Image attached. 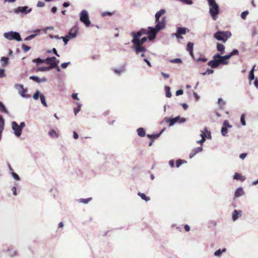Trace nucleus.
<instances>
[{
	"instance_id": "obj_1",
	"label": "nucleus",
	"mask_w": 258,
	"mask_h": 258,
	"mask_svg": "<svg viewBox=\"0 0 258 258\" xmlns=\"http://www.w3.org/2000/svg\"><path fill=\"white\" fill-rule=\"evenodd\" d=\"M166 11L164 9H161L157 12L155 14V28L148 27V31L147 34L148 38L150 40L154 39L157 33L161 30L164 29L165 27V17L163 16Z\"/></svg>"
},
{
	"instance_id": "obj_2",
	"label": "nucleus",
	"mask_w": 258,
	"mask_h": 258,
	"mask_svg": "<svg viewBox=\"0 0 258 258\" xmlns=\"http://www.w3.org/2000/svg\"><path fill=\"white\" fill-rule=\"evenodd\" d=\"M239 51L237 49L233 50L229 54L221 56L219 53H217L213 56V59L208 62V64L212 68H216L220 64H227L228 63V61L227 60L229 59L232 56L234 55H238Z\"/></svg>"
},
{
	"instance_id": "obj_3",
	"label": "nucleus",
	"mask_w": 258,
	"mask_h": 258,
	"mask_svg": "<svg viewBox=\"0 0 258 258\" xmlns=\"http://www.w3.org/2000/svg\"><path fill=\"white\" fill-rule=\"evenodd\" d=\"M209 5V13L212 19L216 20L219 13V7L215 0H207Z\"/></svg>"
},
{
	"instance_id": "obj_4",
	"label": "nucleus",
	"mask_w": 258,
	"mask_h": 258,
	"mask_svg": "<svg viewBox=\"0 0 258 258\" xmlns=\"http://www.w3.org/2000/svg\"><path fill=\"white\" fill-rule=\"evenodd\" d=\"M231 36L229 31H218L215 33L214 37L218 40L225 42Z\"/></svg>"
},
{
	"instance_id": "obj_5",
	"label": "nucleus",
	"mask_w": 258,
	"mask_h": 258,
	"mask_svg": "<svg viewBox=\"0 0 258 258\" xmlns=\"http://www.w3.org/2000/svg\"><path fill=\"white\" fill-rule=\"evenodd\" d=\"M45 63L50 65V66L48 67L50 68V69L55 68L57 71H60V69L58 67L59 61L56 60L55 57H47L45 59Z\"/></svg>"
},
{
	"instance_id": "obj_6",
	"label": "nucleus",
	"mask_w": 258,
	"mask_h": 258,
	"mask_svg": "<svg viewBox=\"0 0 258 258\" xmlns=\"http://www.w3.org/2000/svg\"><path fill=\"white\" fill-rule=\"evenodd\" d=\"M132 42L133 44L132 48H133L136 54H139L140 52H144L146 51V48L143 46L142 44H139V42L137 39H132Z\"/></svg>"
},
{
	"instance_id": "obj_7",
	"label": "nucleus",
	"mask_w": 258,
	"mask_h": 258,
	"mask_svg": "<svg viewBox=\"0 0 258 258\" xmlns=\"http://www.w3.org/2000/svg\"><path fill=\"white\" fill-rule=\"evenodd\" d=\"M4 36L6 38L10 40H16L18 41L22 40L20 34L16 32H6L4 33Z\"/></svg>"
},
{
	"instance_id": "obj_8",
	"label": "nucleus",
	"mask_w": 258,
	"mask_h": 258,
	"mask_svg": "<svg viewBox=\"0 0 258 258\" xmlns=\"http://www.w3.org/2000/svg\"><path fill=\"white\" fill-rule=\"evenodd\" d=\"M80 21L83 22L86 27L90 25V21L89 19L88 13L87 11L83 10L80 13Z\"/></svg>"
},
{
	"instance_id": "obj_9",
	"label": "nucleus",
	"mask_w": 258,
	"mask_h": 258,
	"mask_svg": "<svg viewBox=\"0 0 258 258\" xmlns=\"http://www.w3.org/2000/svg\"><path fill=\"white\" fill-rule=\"evenodd\" d=\"M165 121L166 122H169V125L170 126H172L174 123L180 122H184L186 121L185 118H180L179 116H177L175 118H167L165 119Z\"/></svg>"
},
{
	"instance_id": "obj_10",
	"label": "nucleus",
	"mask_w": 258,
	"mask_h": 258,
	"mask_svg": "<svg viewBox=\"0 0 258 258\" xmlns=\"http://www.w3.org/2000/svg\"><path fill=\"white\" fill-rule=\"evenodd\" d=\"M187 30V29L185 27H177L176 33L173 34L172 35L175 36L178 39H183L181 35L185 34Z\"/></svg>"
},
{
	"instance_id": "obj_11",
	"label": "nucleus",
	"mask_w": 258,
	"mask_h": 258,
	"mask_svg": "<svg viewBox=\"0 0 258 258\" xmlns=\"http://www.w3.org/2000/svg\"><path fill=\"white\" fill-rule=\"evenodd\" d=\"M147 34V32L145 29H141L137 33L133 31L131 32V35L133 36V39H137V37H140L142 35Z\"/></svg>"
},
{
	"instance_id": "obj_12",
	"label": "nucleus",
	"mask_w": 258,
	"mask_h": 258,
	"mask_svg": "<svg viewBox=\"0 0 258 258\" xmlns=\"http://www.w3.org/2000/svg\"><path fill=\"white\" fill-rule=\"evenodd\" d=\"M13 130L15 132V134L17 137H20L22 134V130L16 121H13L12 123Z\"/></svg>"
},
{
	"instance_id": "obj_13",
	"label": "nucleus",
	"mask_w": 258,
	"mask_h": 258,
	"mask_svg": "<svg viewBox=\"0 0 258 258\" xmlns=\"http://www.w3.org/2000/svg\"><path fill=\"white\" fill-rule=\"evenodd\" d=\"M32 9H28V7H19L15 10L16 13H22L24 14H28L31 11Z\"/></svg>"
},
{
	"instance_id": "obj_14",
	"label": "nucleus",
	"mask_w": 258,
	"mask_h": 258,
	"mask_svg": "<svg viewBox=\"0 0 258 258\" xmlns=\"http://www.w3.org/2000/svg\"><path fill=\"white\" fill-rule=\"evenodd\" d=\"M204 131L206 133V134H205L204 132H202V133L201 134L202 139L200 141H197L198 143L202 144L203 143H204L206 140V137L207 136V135L210 136L211 133L210 132L208 131L207 128H204Z\"/></svg>"
},
{
	"instance_id": "obj_15",
	"label": "nucleus",
	"mask_w": 258,
	"mask_h": 258,
	"mask_svg": "<svg viewBox=\"0 0 258 258\" xmlns=\"http://www.w3.org/2000/svg\"><path fill=\"white\" fill-rule=\"evenodd\" d=\"M77 28L76 27H74L70 30V32L68 35H67V37H68L69 38H74L77 36Z\"/></svg>"
},
{
	"instance_id": "obj_16",
	"label": "nucleus",
	"mask_w": 258,
	"mask_h": 258,
	"mask_svg": "<svg viewBox=\"0 0 258 258\" xmlns=\"http://www.w3.org/2000/svg\"><path fill=\"white\" fill-rule=\"evenodd\" d=\"M242 211L241 210H234L232 213V219L233 221L236 220L239 216H241Z\"/></svg>"
},
{
	"instance_id": "obj_17",
	"label": "nucleus",
	"mask_w": 258,
	"mask_h": 258,
	"mask_svg": "<svg viewBox=\"0 0 258 258\" xmlns=\"http://www.w3.org/2000/svg\"><path fill=\"white\" fill-rule=\"evenodd\" d=\"M203 150V148L202 147H198L197 148L194 149L191 153H190L189 156L190 158H192L195 156L198 153L201 152Z\"/></svg>"
},
{
	"instance_id": "obj_18",
	"label": "nucleus",
	"mask_w": 258,
	"mask_h": 258,
	"mask_svg": "<svg viewBox=\"0 0 258 258\" xmlns=\"http://www.w3.org/2000/svg\"><path fill=\"white\" fill-rule=\"evenodd\" d=\"M16 88L18 89L19 94L24 97L25 96V93L26 90L24 88L23 86L22 85H18L16 86Z\"/></svg>"
},
{
	"instance_id": "obj_19",
	"label": "nucleus",
	"mask_w": 258,
	"mask_h": 258,
	"mask_svg": "<svg viewBox=\"0 0 258 258\" xmlns=\"http://www.w3.org/2000/svg\"><path fill=\"white\" fill-rule=\"evenodd\" d=\"M30 79L38 83L46 82L47 81V79L45 77H43L42 79H39L38 77L35 76H30Z\"/></svg>"
},
{
	"instance_id": "obj_20",
	"label": "nucleus",
	"mask_w": 258,
	"mask_h": 258,
	"mask_svg": "<svg viewBox=\"0 0 258 258\" xmlns=\"http://www.w3.org/2000/svg\"><path fill=\"white\" fill-rule=\"evenodd\" d=\"M193 48H194V43L190 42L187 43L186 46V50L189 52L190 55L193 57Z\"/></svg>"
},
{
	"instance_id": "obj_21",
	"label": "nucleus",
	"mask_w": 258,
	"mask_h": 258,
	"mask_svg": "<svg viewBox=\"0 0 258 258\" xmlns=\"http://www.w3.org/2000/svg\"><path fill=\"white\" fill-rule=\"evenodd\" d=\"M217 49L220 52L221 54H223L225 53V46L221 43H217Z\"/></svg>"
},
{
	"instance_id": "obj_22",
	"label": "nucleus",
	"mask_w": 258,
	"mask_h": 258,
	"mask_svg": "<svg viewBox=\"0 0 258 258\" xmlns=\"http://www.w3.org/2000/svg\"><path fill=\"white\" fill-rule=\"evenodd\" d=\"M244 194V191L242 188L239 187L237 188L235 192V198H238L240 196H242Z\"/></svg>"
},
{
	"instance_id": "obj_23",
	"label": "nucleus",
	"mask_w": 258,
	"mask_h": 258,
	"mask_svg": "<svg viewBox=\"0 0 258 258\" xmlns=\"http://www.w3.org/2000/svg\"><path fill=\"white\" fill-rule=\"evenodd\" d=\"M233 178L234 179L239 180L241 181H243L245 179V177L244 176H242L238 173H235Z\"/></svg>"
},
{
	"instance_id": "obj_24",
	"label": "nucleus",
	"mask_w": 258,
	"mask_h": 258,
	"mask_svg": "<svg viewBox=\"0 0 258 258\" xmlns=\"http://www.w3.org/2000/svg\"><path fill=\"white\" fill-rule=\"evenodd\" d=\"M137 133H138V135L141 137H144L146 135L145 131L142 127H140V128H138L137 130Z\"/></svg>"
},
{
	"instance_id": "obj_25",
	"label": "nucleus",
	"mask_w": 258,
	"mask_h": 258,
	"mask_svg": "<svg viewBox=\"0 0 258 258\" xmlns=\"http://www.w3.org/2000/svg\"><path fill=\"white\" fill-rule=\"evenodd\" d=\"M138 195L139 196H140L141 199L146 202H148L149 201H150V198L149 197H147L145 195V194H143V193H141L140 192H139L138 193Z\"/></svg>"
},
{
	"instance_id": "obj_26",
	"label": "nucleus",
	"mask_w": 258,
	"mask_h": 258,
	"mask_svg": "<svg viewBox=\"0 0 258 258\" xmlns=\"http://www.w3.org/2000/svg\"><path fill=\"white\" fill-rule=\"evenodd\" d=\"M48 134L52 138H58L59 136L58 134L53 130H50Z\"/></svg>"
},
{
	"instance_id": "obj_27",
	"label": "nucleus",
	"mask_w": 258,
	"mask_h": 258,
	"mask_svg": "<svg viewBox=\"0 0 258 258\" xmlns=\"http://www.w3.org/2000/svg\"><path fill=\"white\" fill-rule=\"evenodd\" d=\"M1 60L2 66L3 67H4L7 64V63L8 62L9 58L6 57H2Z\"/></svg>"
},
{
	"instance_id": "obj_28",
	"label": "nucleus",
	"mask_w": 258,
	"mask_h": 258,
	"mask_svg": "<svg viewBox=\"0 0 258 258\" xmlns=\"http://www.w3.org/2000/svg\"><path fill=\"white\" fill-rule=\"evenodd\" d=\"M92 198H89L87 199H80L78 200L80 203H82L85 204L88 203L90 201L92 200Z\"/></svg>"
},
{
	"instance_id": "obj_29",
	"label": "nucleus",
	"mask_w": 258,
	"mask_h": 258,
	"mask_svg": "<svg viewBox=\"0 0 258 258\" xmlns=\"http://www.w3.org/2000/svg\"><path fill=\"white\" fill-rule=\"evenodd\" d=\"M165 93H166V96L168 98L171 97V93L170 92V87L166 86L165 87Z\"/></svg>"
},
{
	"instance_id": "obj_30",
	"label": "nucleus",
	"mask_w": 258,
	"mask_h": 258,
	"mask_svg": "<svg viewBox=\"0 0 258 258\" xmlns=\"http://www.w3.org/2000/svg\"><path fill=\"white\" fill-rule=\"evenodd\" d=\"M164 129L162 130L161 131V132L159 134H157V135H148L147 137L148 138L151 139H155L156 138H158L160 136V135L162 133V132L164 131Z\"/></svg>"
},
{
	"instance_id": "obj_31",
	"label": "nucleus",
	"mask_w": 258,
	"mask_h": 258,
	"mask_svg": "<svg viewBox=\"0 0 258 258\" xmlns=\"http://www.w3.org/2000/svg\"><path fill=\"white\" fill-rule=\"evenodd\" d=\"M4 119L3 118V116L0 115V130L3 131L4 129Z\"/></svg>"
},
{
	"instance_id": "obj_32",
	"label": "nucleus",
	"mask_w": 258,
	"mask_h": 258,
	"mask_svg": "<svg viewBox=\"0 0 258 258\" xmlns=\"http://www.w3.org/2000/svg\"><path fill=\"white\" fill-rule=\"evenodd\" d=\"M40 98L41 100V102L42 104L45 107H47V105L45 100V97L44 95L41 94L40 95Z\"/></svg>"
},
{
	"instance_id": "obj_33",
	"label": "nucleus",
	"mask_w": 258,
	"mask_h": 258,
	"mask_svg": "<svg viewBox=\"0 0 258 258\" xmlns=\"http://www.w3.org/2000/svg\"><path fill=\"white\" fill-rule=\"evenodd\" d=\"M32 61L33 62H35L37 63V65H38L40 63H44L45 62V59H41L40 58H38L37 59H34L32 60Z\"/></svg>"
},
{
	"instance_id": "obj_34",
	"label": "nucleus",
	"mask_w": 258,
	"mask_h": 258,
	"mask_svg": "<svg viewBox=\"0 0 258 258\" xmlns=\"http://www.w3.org/2000/svg\"><path fill=\"white\" fill-rule=\"evenodd\" d=\"M50 70V68L48 67H39L36 69L37 72H44V71H47Z\"/></svg>"
},
{
	"instance_id": "obj_35",
	"label": "nucleus",
	"mask_w": 258,
	"mask_h": 258,
	"mask_svg": "<svg viewBox=\"0 0 258 258\" xmlns=\"http://www.w3.org/2000/svg\"><path fill=\"white\" fill-rule=\"evenodd\" d=\"M254 68V67L252 69V70L250 71V72L249 73V79L250 81H251L252 80H254V73H253Z\"/></svg>"
},
{
	"instance_id": "obj_36",
	"label": "nucleus",
	"mask_w": 258,
	"mask_h": 258,
	"mask_svg": "<svg viewBox=\"0 0 258 258\" xmlns=\"http://www.w3.org/2000/svg\"><path fill=\"white\" fill-rule=\"evenodd\" d=\"M147 40V38L146 37H144L142 39H140V37H137V40L139 42V44H143Z\"/></svg>"
},
{
	"instance_id": "obj_37",
	"label": "nucleus",
	"mask_w": 258,
	"mask_h": 258,
	"mask_svg": "<svg viewBox=\"0 0 258 258\" xmlns=\"http://www.w3.org/2000/svg\"><path fill=\"white\" fill-rule=\"evenodd\" d=\"M186 162L184 160H181V159H178L176 161V166L178 168L179 167L181 164H182L184 163H186Z\"/></svg>"
},
{
	"instance_id": "obj_38",
	"label": "nucleus",
	"mask_w": 258,
	"mask_h": 258,
	"mask_svg": "<svg viewBox=\"0 0 258 258\" xmlns=\"http://www.w3.org/2000/svg\"><path fill=\"white\" fill-rule=\"evenodd\" d=\"M0 111L4 113L8 112L5 106L2 102L0 104Z\"/></svg>"
},
{
	"instance_id": "obj_39",
	"label": "nucleus",
	"mask_w": 258,
	"mask_h": 258,
	"mask_svg": "<svg viewBox=\"0 0 258 258\" xmlns=\"http://www.w3.org/2000/svg\"><path fill=\"white\" fill-rule=\"evenodd\" d=\"M22 48L23 50H24V51L25 52L28 51L31 48L30 47H29L24 44H22Z\"/></svg>"
},
{
	"instance_id": "obj_40",
	"label": "nucleus",
	"mask_w": 258,
	"mask_h": 258,
	"mask_svg": "<svg viewBox=\"0 0 258 258\" xmlns=\"http://www.w3.org/2000/svg\"><path fill=\"white\" fill-rule=\"evenodd\" d=\"M240 122L242 125H243V126L245 125L246 122H245V115L243 114L241 115Z\"/></svg>"
},
{
	"instance_id": "obj_41",
	"label": "nucleus",
	"mask_w": 258,
	"mask_h": 258,
	"mask_svg": "<svg viewBox=\"0 0 258 258\" xmlns=\"http://www.w3.org/2000/svg\"><path fill=\"white\" fill-rule=\"evenodd\" d=\"M225 251V248H223L222 250H221V249H218L215 252L214 254L215 256H219L220 255H221L222 252H224Z\"/></svg>"
},
{
	"instance_id": "obj_42",
	"label": "nucleus",
	"mask_w": 258,
	"mask_h": 258,
	"mask_svg": "<svg viewBox=\"0 0 258 258\" xmlns=\"http://www.w3.org/2000/svg\"><path fill=\"white\" fill-rule=\"evenodd\" d=\"M113 71L115 74L120 75L121 73H122L124 71V69L123 68H122L119 70L114 69Z\"/></svg>"
},
{
	"instance_id": "obj_43",
	"label": "nucleus",
	"mask_w": 258,
	"mask_h": 258,
	"mask_svg": "<svg viewBox=\"0 0 258 258\" xmlns=\"http://www.w3.org/2000/svg\"><path fill=\"white\" fill-rule=\"evenodd\" d=\"M228 133L227 128L225 127H222L221 129V134L223 136H225Z\"/></svg>"
},
{
	"instance_id": "obj_44",
	"label": "nucleus",
	"mask_w": 258,
	"mask_h": 258,
	"mask_svg": "<svg viewBox=\"0 0 258 258\" xmlns=\"http://www.w3.org/2000/svg\"><path fill=\"white\" fill-rule=\"evenodd\" d=\"M81 109V105H79L77 107L75 108L74 109L75 115H76L80 111Z\"/></svg>"
},
{
	"instance_id": "obj_45",
	"label": "nucleus",
	"mask_w": 258,
	"mask_h": 258,
	"mask_svg": "<svg viewBox=\"0 0 258 258\" xmlns=\"http://www.w3.org/2000/svg\"><path fill=\"white\" fill-rule=\"evenodd\" d=\"M248 14V12L247 11L243 12L241 14V17L243 19H245L247 15Z\"/></svg>"
},
{
	"instance_id": "obj_46",
	"label": "nucleus",
	"mask_w": 258,
	"mask_h": 258,
	"mask_svg": "<svg viewBox=\"0 0 258 258\" xmlns=\"http://www.w3.org/2000/svg\"><path fill=\"white\" fill-rule=\"evenodd\" d=\"M40 92L39 91H37L33 95V97L35 100H37L38 99L39 96Z\"/></svg>"
},
{
	"instance_id": "obj_47",
	"label": "nucleus",
	"mask_w": 258,
	"mask_h": 258,
	"mask_svg": "<svg viewBox=\"0 0 258 258\" xmlns=\"http://www.w3.org/2000/svg\"><path fill=\"white\" fill-rule=\"evenodd\" d=\"M223 127H231L232 126L231 125L229 124V122L228 120H225L224 121V123H223Z\"/></svg>"
},
{
	"instance_id": "obj_48",
	"label": "nucleus",
	"mask_w": 258,
	"mask_h": 258,
	"mask_svg": "<svg viewBox=\"0 0 258 258\" xmlns=\"http://www.w3.org/2000/svg\"><path fill=\"white\" fill-rule=\"evenodd\" d=\"M216 226V222L214 221H211L209 222V227H215Z\"/></svg>"
},
{
	"instance_id": "obj_49",
	"label": "nucleus",
	"mask_w": 258,
	"mask_h": 258,
	"mask_svg": "<svg viewBox=\"0 0 258 258\" xmlns=\"http://www.w3.org/2000/svg\"><path fill=\"white\" fill-rule=\"evenodd\" d=\"M12 175L16 180H19L20 179L19 175L15 172H12Z\"/></svg>"
},
{
	"instance_id": "obj_50",
	"label": "nucleus",
	"mask_w": 258,
	"mask_h": 258,
	"mask_svg": "<svg viewBox=\"0 0 258 258\" xmlns=\"http://www.w3.org/2000/svg\"><path fill=\"white\" fill-rule=\"evenodd\" d=\"M44 6H45V3L42 1H39L37 4V6L38 7H43Z\"/></svg>"
},
{
	"instance_id": "obj_51",
	"label": "nucleus",
	"mask_w": 258,
	"mask_h": 258,
	"mask_svg": "<svg viewBox=\"0 0 258 258\" xmlns=\"http://www.w3.org/2000/svg\"><path fill=\"white\" fill-rule=\"evenodd\" d=\"M36 36V34H32L28 37H27L26 38H25V40H30L33 38H34L35 37V36Z\"/></svg>"
},
{
	"instance_id": "obj_52",
	"label": "nucleus",
	"mask_w": 258,
	"mask_h": 258,
	"mask_svg": "<svg viewBox=\"0 0 258 258\" xmlns=\"http://www.w3.org/2000/svg\"><path fill=\"white\" fill-rule=\"evenodd\" d=\"M183 91L182 90L180 89V90H177L176 92V95L179 96V95L183 94Z\"/></svg>"
},
{
	"instance_id": "obj_53",
	"label": "nucleus",
	"mask_w": 258,
	"mask_h": 258,
	"mask_svg": "<svg viewBox=\"0 0 258 258\" xmlns=\"http://www.w3.org/2000/svg\"><path fill=\"white\" fill-rule=\"evenodd\" d=\"M69 63H70V62H63V63H61V67L63 69H65L68 67V66Z\"/></svg>"
},
{
	"instance_id": "obj_54",
	"label": "nucleus",
	"mask_w": 258,
	"mask_h": 258,
	"mask_svg": "<svg viewBox=\"0 0 258 258\" xmlns=\"http://www.w3.org/2000/svg\"><path fill=\"white\" fill-rule=\"evenodd\" d=\"M161 75L165 79H168L169 78V75L163 72L161 73Z\"/></svg>"
},
{
	"instance_id": "obj_55",
	"label": "nucleus",
	"mask_w": 258,
	"mask_h": 258,
	"mask_svg": "<svg viewBox=\"0 0 258 258\" xmlns=\"http://www.w3.org/2000/svg\"><path fill=\"white\" fill-rule=\"evenodd\" d=\"M247 156V153H242L240 155L239 157L241 159H244Z\"/></svg>"
},
{
	"instance_id": "obj_56",
	"label": "nucleus",
	"mask_w": 258,
	"mask_h": 258,
	"mask_svg": "<svg viewBox=\"0 0 258 258\" xmlns=\"http://www.w3.org/2000/svg\"><path fill=\"white\" fill-rule=\"evenodd\" d=\"M72 97L74 99L79 100L78 94L76 93H73L72 95Z\"/></svg>"
},
{
	"instance_id": "obj_57",
	"label": "nucleus",
	"mask_w": 258,
	"mask_h": 258,
	"mask_svg": "<svg viewBox=\"0 0 258 258\" xmlns=\"http://www.w3.org/2000/svg\"><path fill=\"white\" fill-rule=\"evenodd\" d=\"M12 190L13 192L14 195L16 196L17 195V188L16 187L14 186L12 188Z\"/></svg>"
},
{
	"instance_id": "obj_58",
	"label": "nucleus",
	"mask_w": 258,
	"mask_h": 258,
	"mask_svg": "<svg viewBox=\"0 0 258 258\" xmlns=\"http://www.w3.org/2000/svg\"><path fill=\"white\" fill-rule=\"evenodd\" d=\"M63 39V41L64 42V43L65 44H67L70 38H69L68 37H61Z\"/></svg>"
},
{
	"instance_id": "obj_59",
	"label": "nucleus",
	"mask_w": 258,
	"mask_h": 258,
	"mask_svg": "<svg viewBox=\"0 0 258 258\" xmlns=\"http://www.w3.org/2000/svg\"><path fill=\"white\" fill-rule=\"evenodd\" d=\"M5 76L4 70L0 69V77Z\"/></svg>"
},
{
	"instance_id": "obj_60",
	"label": "nucleus",
	"mask_w": 258,
	"mask_h": 258,
	"mask_svg": "<svg viewBox=\"0 0 258 258\" xmlns=\"http://www.w3.org/2000/svg\"><path fill=\"white\" fill-rule=\"evenodd\" d=\"M111 15H112V13H110V12H104L102 14V16H105L106 15L111 16Z\"/></svg>"
},
{
	"instance_id": "obj_61",
	"label": "nucleus",
	"mask_w": 258,
	"mask_h": 258,
	"mask_svg": "<svg viewBox=\"0 0 258 258\" xmlns=\"http://www.w3.org/2000/svg\"><path fill=\"white\" fill-rule=\"evenodd\" d=\"M169 164L170 166L171 167H173L174 166V160H170L169 162Z\"/></svg>"
},
{
	"instance_id": "obj_62",
	"label": "nucleus",
	"mask_w": 258,
	"mask_h": 258,
	"mask_svg": "<svg viewBox=\"0 0 258 258\" xmlns=\"http://www.w3.org/2000/svg\"><path fill=\"white\" fill-rule=\"evenodd\" d=\"M144 60L147 63V65L149 67H152L151 63H150V62L148 59H147L146 58H144Z\"/></svg>"
},
{
	"instance_id": "obj_63",
	"label": "nucleus",
	"mask_w": 258,
	"mask_h": 258,
	"mask_svg": "<svg viewBox=\"0 0 258 258\" xmlns=\"http://www.w3.org/2000/svg\"><path fill=\"white\" fill-rule=\"evenodd\" d=\"M218 103L220 105H224V101L221 98H219L218 99Z\"/></svg>"
},
{
	"instance_id": "obj_64",
	"label": "nucleus",
	"mask_w": 258,
	"mask_h": 258,
	"mask_svg": "<svg viewBox=\"0 0 258 258\" xmlns=\"http://www.w3.org/2000/svg\"><path fill=\"white\" fill-rule=\"evenodd\" d=\"M184 229L186 231L188 232L190 230V227L188 225L184 226Z\"/></svg>"
}]
</instances>
